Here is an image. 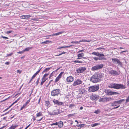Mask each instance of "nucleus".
<instances>
[{
  "mask_svg": "<svg viewBox=\"0 0 129 129\" xmlns=\"http://www.w3.org/2000/svg\"><path fill=\"white\" fill-rule=\"evenodd\" d=\"M109 87L111 88L119 89H125L126 87L122 84H118L116 83H111L108 86Z\"/></svg>",
  "mask_w": 129,
  "mask_h": 129,
  "instance_id": "obj_1",
  "label": "nucleus"
},
{
  "mask_svg": "<svg viewBox=\"0 0 129 129\" xmlns=\"http://www.w3.org/2000/svg\"><path fill=\"white\" fill-rule=\"evenodd\" d=\"M102 77L101 74H95L89 78L90 81L93 83H96L99 81Z\"/></svg>",
  "mask_w": 129,
  "mask_h": 129,
  "instance_id": "obj_2",
  "label": "nucleus"
},
{
  "mask_svg": "<svg viewBox=\"0 0 129 129\" xmlns=\"http://www.w3.org/2000/svg\"><path fill=\"white\" fill-rule=\"evenodd\" d=\"M99 88V85L98 84L90 86L89 88V92H94L97 91Z\"/></svg>",
  "mask_w": 129,
  "mask_h": 129,
  "instance_id": "obj_3",
  "label": "nucleus"
},
{
  "mask_svg": "<svg viewBox=\"0 0 129 129\" xmlns=\"http://www.w3.org/2000/svg\"><path fill=\"white\" fill-rule=\"evenodd\" d=\"M61 91L59 89H55L52 91L51 92V95L52 96H55L60 94Z\"/></svg>",
  "mask_w": 129,
  "mask_h": 129,
  "instance_id": "obj_4",
  "label": "nucleus"
},
{
  "mask_svg": "<svg viewBox=\"0 0 129 129\" xmlns=\"http://www.w3.org/2000/svg\"><path fill=\"white\" fill-rule=\"evenodd\" d=\"M111 98L104 97H100L99 101L100 102H103L105 103L107 102L110 101L112 100Z\"/></svg>",
  "mask_w": 129,
  "mask_h": 129,
  "instance_id": "obj_5",
  "label": "nucleus"
},
{
  "mask_svg": "<svg viewBox=\"0 0 129 129\" xmlns=\"http://www.w3.org/2000/svg\"><path fill=\"white\" fill-rule=\"evenodd\" d=\"M109 73V74L113 76H117L120 74V72L116 71L113 70L112 68H110L108 70Z\"/></svg>",
  "mask_w": 129,
  "mask_h": 129,
  "instance_id": "obj_6",
  "label": "nucleus"
},
{
  "mask_svg": "<svg viewBox=\"0 0 129 129\" xmlns=\"http://www.w3.org/2000/svg\"><path fill=\"white\" fill-rule=\"evenodd\" d=\"M112 60L114 64H117L118 66H120L121 67L122 66V63L117 58H112Z\"/></svg>",
  "mask_w": 129,
  "mask_h": 129,
  "instance_id": "obj_7",
  "label": "nucleus"
},
{
  "mask_svg": "<svg viewBox=\"0 0 129 129\" xmlns=\"http://www.w3.org/2000/svg\"><path fill=\"white\" fill-rule=\"evenodd\" d=\"M105 93H106L107 95H116L118 94V92H113L111 91L110 89H107L106 90Z\"/></svg>",
  "mask_w": 129,
  "mask_h": 129,
  "instance_id": "obj_8",
  "label": "nucleus"
},
{
  "mask_svg": "<svg viewBox=\"0 0 129 129\" xmlns=\"http://www.w3.org/2000/svg\"><path fill=\"white\" fill-rule=\"evenodd\" d=\"M103 66V64L97 65L92 67L91 68V70L93 71H94L96 70H99L102 68Z\"/></svg>",
  "mask_w": 129,
  "mask_h": 129,
  "instance_id": "obj_9",
  "label": "nucleus"
},
{
  "mask_svg": "<svg viewBox=\"0 0 129 129\" xmlns=\"http://www.w3.org/2000/svg\"><path fill=\"white\" fill-rule=\"evenodd\" d=\"M86 68L85 67H80L76 70L77 72L79 73H82L86 70Z\"/></svg>",
  "mask_w": 129,
  "mask_h": 129,
  "instance_id": "obj_10",
  "label": "nucleus"
},
{
  "mask_svg": "<svg viewBox=\"0 0 129 129\" xmlns=\"http://www.w3.org/2000/svg\"><path fill=\"white\" fill-rule=\"evenodd\" d=\"M53 102L55 104L57 105L60 106L63 105L64 103L63 102H59L58 100H56L54 99L53 101Z\"/></svg>",
  "mask_w": 129,
  "mask_h": 129,
  "instance_id": "obj_11",
  "label": "nucleus"
},
{
  "mask_svg": "<svg viewBox=\"0 0 129 129\" xmlns=\"http://www.w3.org/2000/svg\"><path fill=\"white\" fill-rule=\"evenodd\" d=\"M82 82V81L80 79H78L74 82L73 85V86H76L81 84Z\"/></svg>",
  "mask_w": 129,
  "mask_h": 129,
  "instance_id": "obj_12",
  "label": "nucleus"
},
{
  "mask_svg": "<svg viewBox=\"0 0 129 129\" xmlns=\"http://www.w3.org/2000/svg\"><path fill=\"white\" fill-rule=\"evenodd\" d=\"M98 57H93V59L96 61L98 60H106V58L104 56H98Z\"/></svg>",
  "mask_w": 129,
  "mask_h": 129,
  "instance_id": "obj_13",
  "label": "nucleus"
},
{
  "mask_svg": "<svg viewBox=\"0 0 129 129\" xmlns=\"http://www.w3.org/2000/svg\"><path fill=\"white\" fill-rule=\"evenodd\" d=\"M91 54L98 56H104L105 55L102 53H100L99 52H93Z\"/></svg>",
  "mask_w": 129,
  "mask_h": 129,
  "instance_id": "obj_14",
  "label": "nucleus"
},
{
  "mask_svg": "<svg viewBox=\"0 0 129 129\" xmlns=\"http://www.w3.org/2000/svg\"><path fill=\"white\" fill-rule=\"evenodd\" d=\"M100 98V97L98 95H92L91 96V98L92 100L96 101Z\"/></svg>",
  "mask_w": 129,
  "mask_h": 129,
  "instance_id": "obj_15",
  "label": "nucleus"
},
{
  "mask_svg": "<svg viewBox=\"0 0 129 129\" xmlns=\"http://www.w3.org/2000/svg\"><path fill=\"white\" fill-rule=\"evenodd\" d=\"M54 112V113H55V115H58V114L61 113L62 112L61 110L59 109H57L56 110H54L53 111Z\"/></svg>",
  "mask_w": 129,
  "mask_h": 129,
  "instance_id": "obj_16",
  "label": "nucleus"
},
{
  "mask_svg": "<svg viewBox=\"0 0 129 129\" xmlns=\"http://www.w3.org/2000/svg\"><path fill=\"white\" fill-rule=\"evenodd\" d=\"M67 82H71L73 81V78L72 76H70L68 77L67 79Z\"/></svg>",
  "mask_w": 129,
  "mask_h": 129,
  "instance_id": "obj_17",
  "label": "nucleus"
},
{
  "mask_svg": "<svg viewBox=\"0 0 129 129\" xmlns=\"http://www.w3.org/2000/svg\"><path fill=\"white\" fill-rule=\"evenodd\" d=\"M31 16L30 15H26L22 16H21V18L23 19H27L29 18Z\"/></svg>",
  "mask_w": 129,
  "mask_h": 129,
  "instance_id": "obj_18",
  "label": "nucleus"
},
{
  "mask_svg": "<svg viewBox=\"0 0 129 129\" xmlns=\"http://www.w3.org/2000/svg\"><path fill=\"white\" fill-rule=\"evenodd\" d=\"M45 105L48 108L49 107L51 106L50 103L48 101H46L45 102Z\"/></svg>",
  "mask_w": 129,
  "mask_h": 129,
  "instance_id": "obj_19",
  "label": "nucleus"
},
{
  "mask_svg": "<svg viewBox=\"0 0 129 129\" xmlns=\"http://www.w3.org/2000/svg\"><path fill=\"white\" fill-rule=\"evenodd\" d=\"M58 123V125L59 127L61 128L63 126V123L62 121H60Z\"/></svg>",
  "mask_w": 129,
  "mask_h": 129,
  "instance_id": "obj_20",
  "label": "nucleus"
},
{
  "mask_svg": "<svg viewBox=\"0 0 129 129\" xmlns=\"http://www.w3.org/2000/svg\"><path fill=\"white\" fill-rule=\"evenodd\" d=\"M124 99H123L120 100L119 101H115L118 104H119L121 103L122 102H124Z\"/></svg>",
  "mask_w": 129,
  "mask_h": 129,
  "instance_id": "obj_21",
  "label": "nucleus"
},
{
  "mask_svg": "<svg viewBox=\"0 0 129 129\" xmlns=\"http://www.w3.org/2000/svg\"><path fill=\"white\" fill-rule=\"evenodd\" d=\"M47 79V78H42V81L41 83V85H43V83Z\"/></svg>",
  "mask_w": 129,
  "mask_h": 129,
  "instance_id": "obj_22",
  "label": "nucleus"
},
{
  "mask_svg": "<svg viewBox=\"0 0 129 129\" xmlns=\"http://www.w3.org/2000/svg\"><path fill=\"white\" fill-rule=\"evenodd\" d=\"M32 47H29L27 48H26L25 49L23 50V51L24 52L25 51H29L30 49H31L32 48Z\"/></svg>",
  "mask_w": 129,
  "mask_h": 129,
  "instance_id": "obj_23",
  "label": "nucleus"
},
{
  "mask_svg": "<svg viewBox=\"0 0 129 129\" xmlns=\"http://www.w3.org/2000/svg\"><path fill=\"white\" fill-rule=\"evenodd\" d=\"M51 68V67L50 68H47L46 69H45L42 72V73H44L47 72Z\"/></svg>",
  "mask_w": 129,
  "mask_h": 129,
  "instance_id": "obj_24",
  "label": "nucleus"
},
{
  "mask_svg": "<svg viewBox=\"0 0 129 129\" xmlns=\"http://www.w3.org/2000/svg\"><path fill=\"white\" fill-rule=\"evenodd\" d=\"M73 62L75 63H84V62L83 61H79L78 60H75L73 61Z\"/></svg>",
  "mask_w": 129,
  "mask_h": 129,
  "instance_id": "obj_25",
  "label": "nucleus"
},
{
  "mask_svg": "<svg viewBox=\"0 0 129 129\" xmlns=\"http://www.w3.org/2000/svg\"><path fill=\"white\" fill-rule=\"evenodd\" d=\"M84 56V54L83 53H81L78 54V55L77 56L78 57H81Z\"/></svg>",
  "mask_w": 129,
  "mask_h": 129,
  "instance_id": "obj_26",
  "label": "nucleus"
},
{
  "mask_svg": "<svg viewBox=\"0 0 129 129\" xmlns=\"http://www.w3.org/2000/svg\"><path fill=\"white\" fill-rule=\"evenodd\" d=\"M42 115V112H39V113L37 114L36 116L37 117H39Z\"/></svg>",
  "mask_w": 129,
  "mask_h": 129,
  "instance_id": "obj_27",
  "label": "nucleus"
},
{
  "mask_svg": "<svg viewBox=\"0 0 129 129\" xmlns=\"http://www.w3.org/2000/svg\"><path fill=\"white\" fill-rule=\"evenodd\" d=\"M75 106V105L74 104H71L69 106V108L72 109V108H74Z\"/></svg>",
  "mask_w": 129,
  "mask_h": 129,
  "instance_id": "obj_28",
  "label": "nucleus"
},
{
  "mask_svg": "<svg viewBox=\"0 0 129 129\" xmlns=\"http://www.w3.org/2000/svg\"><path fill=\"white\" fill-rule=\"evenodd\" d=\"M49 74V73H48L47 74H45L43 76L42 78H45L47 77Z\"/></svg>",
  "mask_w": 129,
  "mask_h": 129,
  "instance_id": "obj_29",
  "label": "nucleus"
},
{
  "mask_svg": "<svg viewBox=\"0 0 129 129\" xmlns=\"http://www.w3.org/2000/svg\"><path fill=\"white\" fill-rule=\"evenodd\" d=\"M71 43L75 44H79L80 43H79V41H72L71 42Z\"/></svg>",
  "mask_w": 129,
  "mask_h": 129,
  "instance_id": "obj_30",
  "label": "nucleus"
},
{
  "mask_svg": "<svg viewBox=\"0 0 129 129\" xmlns=\"http://www.w3.org/2000/svg\"><path fill=\"white\" fill-rule=\"evenodd\" d=\"M79 43L81 42H89V41H87L86 40H85L84 39H82L80 41H79Z\"/></svg>",
  "mask_w": 129,
  "mask_h": 129,
  "instance_id": "obj_31",
  "label": "nucleus"
},
{
  "mask_svg": "<svg viewBox=\"0 0 129 129\" xmlns=\"http://www.w3.org/2000/svg\"><path fill=\"white\" fill-rule=\"evenodd\" d=\"M99 124L98 123H95L93 124H91V126L92 127H93L97 126Z\"/></svg>",
  "mask_w": 129,
  "mask_h": 129,
  "instance_id": "obj_32",
  "label": "nucleus"
},
{
  "mask_svg": "<svg viewBox=\"0 0 129 129\" xmlns=\"http://www.w3.org/2000/svg\"><path fill=\"white\" fill-rule=\"evenodd\" d=\"M64 73L63 72H61L59 74L58 76H57L59 78H61L63 74Z\"/></svg>",
  "mask_w": 129,
  "mask_h": 129,
  "instance_id": "obj_33",
  "label": "nucleus"
},
{
  "mask_svg": "<svg viewBox=\"0 0 129 129\" xmlns=\"http://www.w3.org/2000/svg\"><path fill=\"white\" fill-rule=\"evenodd\" d=\"M100 111L99 110H96L95 111L94 113L96 114H98L100 113Z\"/></svg>",
  "mask_w": 129,
  "mask_h": 129,
  "instance_id": "obj_34",
  "label": "nucleus"
},
{
  "mask_svg": "<svg viewBox=\"0 0 129 129\" xmlns=\"http://www.w3.org/2000/svg\"><path fill=\"white\" fill-rule=\"evenodd\" d=\"M48 113L49 115H54L55 114H55V113H54L53 111V112L52 113L50 112H48Z\"/></svg>",
  "mask_w": 129,
  "mask_h": 129,
  "instance_id": "obj_35",
  "label": "nucleus"
},
{
  "mask_svg": "<svg viewBox=\"0 0 129 129\" xmlns=\"http://www.w3.org/2000/svg\"><path fill=\"white\" fill-rule=\"evenodd\" d=\"M60 79V78L57 77L55 79V82L56 83Z\"/></svg>",
  "mask_w": 129,
  "mask_h": 129,
  "instance_id": "obj_36",
  "label": "nucleus"
},
{
  "mask_svg": "<svg viewBox=\"0 0 129 129\" xmlns=\"http://www.w3.org/2000/svg\"><path fill=\"white\" fill-rule=\"evenodd\" d=\"M63 33V32H62V31L59 32L58 33H55V35H56V36H57V35H59L60 34H62V33Z\"/></svg>",
  "mask_w": 129,
  "mask_h": 129,
  "instance_id": "obj_37",
  "label": "nucleus"
},
{
  "mask_svg": "<svg viewBox=\"0 0 129 129\" xmlns=\"http://www.w3.org/2000/svg\"><path fill=\"white\" fill-rule=\"evenodd\" d=\"M49 42V41L47 40L46 41L41 42V43L42 44H47V42Z\"/></svg>",
  "mask_w": 129,
  "mask_h": 129,
  "instance_id": "obj_38",
  "label": "nucleus"
},
{
  "mask_svg": "<svg viewBox=\"0 0 129 129\" xmlns=\"http://www.w3.org/2000/svg\"><path fill=\"white\" fill-rule=\"evenodd\" d=\"M58 123L57 122L55 123H53L52 124H51V126L53 125H58Z\"/></svg>",
  "mask_w": 129,
  "mask_h": 129,
  "instance_id": "obj_39",
  "label": "nucleus"
},
{
  "mask_svg": "<svg viewBox=\"0 0 129 129\" xmlns=\"http://www.w3.org/2000/svg\"><path fill=\"white\" fill-rule=\"evenodd\" d=\"M129 102V96L128 97L126 100V102L125 103H127Z\"/></svg>",
  "mask_w": 129,
  "mask_h": 129,
  "instance_id": "obj_40",
  "label": "nucleus"
},
{
  "mask_svg": "<svg viewBox=\"0 0 129 129\" xmlns=\"http://www.w3.org/2000/svg\"><path fill=\"white\" fill-rule=\"evenodd\" d=\"M8 129H15L14 128L13 126V125L11 127H9Z\"/></svg>",
  "mask_w": 129,
  "mask_h": 129,
  "instance_id": "obj_41",
  "label": "nucleus"
},
{
  "mask_svg": "<svg viewBox=\"0 0 129 129\" xmlns=\"http://www.w3.org/2000/svg\"><path fill=\"white\" fill-rule=\"evenodd\" d=\"M12 32V31L11 30L7 31L6 32V33L7 34H9Z\"/></svg>",
  "mask_w": 129,
  "mask_h": 129,
  "instance_id": "obj_42",
  "label": "nucleus"
},
{
  "mask_svg": "<svg viewBox=\"0 0 129 129\" xmlns=\"http://www.w3.org/2000/svg\"><path fill=\"white\" fill-rule=\"evenodd\" d=\"M42 68H41L40 69H39L38 71H37L36 73H35L37 75L39 73V72L40 71V70H41V69Z\"/></svg>",
  "mask_w": 129,
  "mask_h": 129,
  "instance_id": "obj_43",
  "label": "nucleus"
},
{
  "mask_svg": "<svg viewBox=\"0 0 129 129\" xmlns=\"http://www.w3.org/2000/svg\"><path fill=\"white\" fill-rule=\"evenodd\" d=\"M53 81V80H50L49 82V83L47 85L46 87H48V86L49 85V84H50V83Z\"/></svg>",
  "mask_w": 129,
  "mask_h": 129,
  "instance_id": "obj_44",
  "label": "nucleus"
},
{
  "mask_svg": "<svg viewBox=\"0 0 129 129\" xmlns=\"http://www.w3.org/2000/svg\"><path fill=\"white\" fill-rule=\"evenodd\" d=\"M1 37L2 38H4V39H8V38L7 37L4 36H1Z\"/></svg>",
  "mask_w": 129,
  "mask_h": 129,
  "instance_id": "obj_45",
  "label": "nucleus"
},
{
  "mask_svg": "<svg viewBox=\"0 0 129 129\" xmlns=\"http://www.w3.org/2000/svg\"><path fill=\"white\" fill-rule=\"evenodd\" d=\"M30 100H28L25 103V104L27 105V104L29 102H30Z\"/></svg>",
  "mask_w": 129,
  "mask_h": 129,
  "instance_id": "obj_46",
  "label": "nucleus"
},
{
  "mask_svg": "<svg viewBox=\"0 0 129 129\" xmlns=\"http://www.w3.org/2000/svg\"><path fill=\"white\" fill-rule=\"evenodd\" d=\"M37 75L36 74V73H35L34 75L32 77V79H33Z\"/></svg>",
  "mask_w": 129,
  "mask_h": 129,
  "instance_id": "obj_47",
  "label": "nucleus"
},
{
  "mask_svg": "<svg viewBox=\"0 0 129 129\" xmlns=\"http://www.w3.org/2000/svg\"><path fill=\"white\" fill-rule=\"evenodd\" d=\"M24 52L23 50H22V51H19V52H17V53H19L20 54H21V53H23Z\"/></svg>",
  "mask_w": 129,
  "mask_h": 129,
  "instance_id": "obj_48",
  "label": "nucleus"
},
{
  "mask_svg": "<svg viewBox=\"0 0 129 129\" xmlns=\"http://www.w3.org/2000/svg\"><path fill=\"white\" fill-rule=\"evenodd\" d=\"M13 54V53H11L10 54H7V56H10L12 55Z\"/></svg>",
  "mask_w": 129,
  "mask_h": 129,
  "instance_id": "obj_49",
  "label": "nucleus"
},
{
  "mask_svg": "<svg viewBox=\"0 0 129 129\" xmlns=\"http://www.w3.org/2000/svg\"><path fill=\"white\" fill-rule=\"evenodd\" d=\"M17 73H19V74H20L21 72V71L20 70H17Z\"/></svg>",
  "mask_w": 129,
  "mask_h": 129,
  "instance_id": "obj_50",
  "label": "nucleus"
},
{
  "mask_svg": "<svg viewBox=\"0 0 129 129\" xmlns=\"http://www.w3.org/2000/svg\"><path fill=\"white\" fill-rule=\"evenodd\" d=\"M80 128H81L83 127L85 125V124H80Z\"/></svg>",
  "mask_w": 129,
  "mask_h": 129,
  "instance_id": "obj_51",
  "label": "nucleus"
},
{
  "mask_svg": "<svg viewBox=\"0 0 129 129\" xmlns=\"http://www.w3.org/2000/svg\"><path fill=\"white\" fill-rule=\"evenodd\" d=\"M26 106V105L25 104L23 105L22 107L23 109Z\"/></svg>",
  "mask_w": 129,
  "mask_h": 129,
  "instance_id": "obj_52",
  "label": "nucleus"
},
{
  "mask_svg": "<svg viewBox=\"0 0 129 129\" xmlns=\"http://www.w3.org/2000/svg\"><path fill=\"white\" fill-rule=\"evenodd\" d=\"M105 49L104 48H97V50H100V49Z\"/></svg>",
  "mask_w": 129,
  "mask_h": 129,
  "instance_id": "obj_53",
  "label": "nucleus"
},
{
  "mask_svg": "<svg viewBox=\"0 0 129 129\" xmlns=\"http://www.w3.org/2000/svg\"><path fill=\"white\" fill-rule=\"evenodd\" d=\"M119 107H120V105H119L118 106H117L116 107H115L114 108H113V109H115L117 108H119Z\"/></svg>",
  "mask_w": 129,
  "mask_h": 129,
  "instance_id": "obj_54",
  "label": "nucleus"
},
{
  "mask_svg": "<svg viewBox=\"0 0 129 129\" xmlns=\"http://www.w3.org/2000/svg\"><path fill=\"white\" fill-rule=\"evenodd\" d=\"M53 72H54V71H53V72H52L50 75V77H52L53 76Z\"/></svg>",
  "mask_w": 129,
  "mask_h": 129,
  "instance_id": "obj_55",
  "label": "nucleus"
},
{
  "mask_svg": "<svg viewBox=\"0 0 129 129\" xmlns=\"http://www.w3.org/2000/svg\"><path fill=\"white\" fill-rule=\"evenodd\" d=\"M65 48V46H62L61 47L58 48H57V49H61V48Z\"/></svg>",
  "mask_w": 129,
  "mask_h": 129,
  "instance_id": "obj_56",
  "label": "nucleus"
},
{
  "mask_svg": "<svg viewBox=\"0 0 129 129\" xmlns=\"http://www.w3.org/2000/svg\"><path fill=\"white\" fill-rule=\"evenodd\" d=\"M31 124H29L27 126H26L25 129H27L30 125Z\"/></svg>",
  "mask_w": 129,
  "mask_h": 129,
  "instance_id": "obj_57",
  "label": "nucleus"
},
{
  "mask_svg": "<svg viewBox=\"0 0 129 129\" xmlns=\"http://www.w3.org/2000/svg\"><path fill=\"white\" fill-rule=\"evenodd\" d=\"M114 103H115V104H114V106H117V104H117V103L115 101H114Z\"/></svg>",
  "mask_w": 129,
  "mask_h": 129,
  "instance_id": "obj_58",
  "label": "nucleus"
},
{
  "mask_svg": "<svg viewBox=\"0 0 129 129\" xmlns=\"http://www.w3.org/2000/svg\"><path fill=\"white\" fill-rule=\"evenodd\" d=\"M5 64L7 65H9V62H7L5 63Z\"/></svg>",
  "mask_w": 129,
  "mask_h": 129,
  "instance_id": "obj_59",
  "label": "nucleus"
},
{
  "mask_svg": "<svg viewBox=\"0 0 129 129\" xmlns=\"http://www.w3.org/2000/svg\"><path fill=\"white\" fill-rule=\"evenodd\" d=\"M18 126V125H13V126L14 127V128L15 129L16 127H17Z\"/></svg>",
  "mask_w": 129,
  "mask_h": 129,
  "instance_id": "obj_60",
  "label": "nucleus"
},
{
  "mask_svg": "<svg viewBox=\"0 0 129 129\" xmlns=\"http://www.w3.org/2000/svg\"><path fill=\"white\" fill-rule=\"evenodd\" d=\"M56 36L55 35V34H53L52 35H51L49 36Z\"/></svg>",
  "mask_w": 129,
  "mask_h": 129,
  "instance_id": "obj_61",
  "label": "nucleus"
},
{
  "mask_svg": "<svg viewBox=\"0 0 129 129\" xmlns=\"http://www.w3.org/2000/svg\"><path fill=\"white\" fill-rule=\"evenodd\" d=\"M11 110H10L8 112H7L5 113L4 115H6V114H7L8 113H9L10 111H11Z\"/></svg>",
  "mask_w": 129,
  "mask_h": 129,
  "instance_id": "obj_62",
  "label": "nucleus"
},
{
  "mask_svg": "<svg viewBox=\"0 0 129 129\" xmlns=\"http://www.w3.org/2000/svg\"><path fill=\"white\" fill-rule=\"evenodd\" d=\"M43 117H42L40 119L37 120V121H41L43 119Z\"/></svg>",
  "mask_w": 129,
  "mask_h": 129,
  "instance_id": "obj_63",
  "label": "nucleus"
},
{
  "mask_svg": "<svg viewBox=\"0 0 129 129\" xmlns=\"http://www.w3.org/2000/svg\"><path fill=\"white\" fill-rule=\"evenodd\" d=\"M114 102L113 103H112L111 104V106H114V104H115Z\"/></svg>",
  "mask_w": 129,
  "mask_h": 129,
  "instance_id": "obj_64",
  "label": "nucleus"
}]
</instances>
